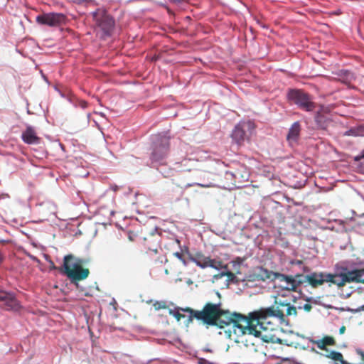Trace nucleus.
Wrapping results in <instances>:
<instances>
[{"mask_svg": "<svg viewBox=\"0 0 364 364\" xmlns=\"http://www.w3.org/2000/svg\"><path fill=\"white\" fill-rule=\"evenodd\" d=\"M168 152V139L163 138L160 142L155 143L151 159L153 163H161Z\"/></svg>", "mask_w": 364, "mask_h": 364, "instance_id": "0eeeda50", "label": "nucleus"}, {"mask_svg": "<svg viewBox=\"0 0 364 364\" xmlns=\"http://www.w3.org/2000/svg\"><path fill=\"white\" fill-rule=\"evenodd\" d=\"M250 121L240 122L234 128L232 132V139L237 144H240L245 140V130L252 128Z\"/></svg>", "mask_w": 364, "mask_h": 364, "instance_id": "1a4fd4ad", "label": "nucleus"}, {"mask_svg": "<svg viewBox=\"0 0 364 364\" xmlns=\"http://www.w3.org/2000/svg\"><path fill=\"white\" fill-rule=\"evenodd\" d=\"M220 306V302L208 303L202 311H194L193 317L206 324L218 326L228 338L235 342H240L242 337H247L246 342L251 338H254L256 343L268 342L272 337L273 326L270 322H266L267 316H282L277 309L265 308L250 312L246 317L240 314L224 311Z\"/></svg>", "mask_w": 364, "mask_h": 364, "instance_id": "f257e3e1", "label": "nucleus"}, {"mask_svg": "<svg viewBox=\"0 0 364 364\" xmlns=\"http://www.w3.org/2000/svg\"><path fill=\"white\" fill-rule=\"evenodd\" d=\"M232 176L236 178H240L241 181H247L248 179L247 172H245L244 175H240L238 171H236Z\"/></svg>", "mask_w": 364, "mask_h": 364, "instance_id": "412c9836", "label": "nucleus"}, {"mask_svg": "<svg viewBox=\"0 0 364 364\" xmlns=\"http://www.w3.org/2000/svg\"><path fill=\"white\" fill-rule=\"evenodd\" d=\"M274 279L279 287L291 291H295L300 283L299 281L296 280L291 276H287L279 273L274 274Z\"/></svg>", "mask_w": 364, "mask_h": 364, "instance_id": "6e6552de", "label": "nucleus"}, {"mask_svg": "<svg viewBox=\"0 0 364 364\" xmlns=\"http://www.w3.org/2000/svg\"><path fill=\"white\" fill-rule=\"evenodd\" d=\"M190 162H191V160L190 159H185L183 161V164H184V166H186Z\"/></svg>", "mask_w": 364, "mask_h": 364, "instance_id": "7c9ffc66", "label": "nucleus"}, {"mask_svg": "<svg viewBox=\"0 0 364 364\" xmlns=\"http://www.w3.org/2000/svg\"><path fill=\"white\" fill-rule=\"evenodd\" d=\"M359 309H360V310H364V305H363L362 306H360V307L359 308Z\"/></svg>", "mask_w": 364, "mask_h": 364, "instance_id": "f704fd0d", "label": "nucleus"}, {"mask_svg": "<svg viewBox=\"0 0 364 364\" xmlns=\"http://www.w3.org/2000/svg\"><path fill=\"white\" fill-rule=\"evenodd\" d=\"M174 255H175L176 257H177L180 260H181L184 264H186L185 261L182 259V257H181V253H179V252H176V253H174Z\"/></svg>", "mask_w": 364, "mask_h": 364, "instance_id": "bb28decb", "label": "nucleus"}, {"mask_svg": "<svg viewBox=\"0 0 364 364\" xmlns=\"http://www.w3.org/2000/svg\"><path fill=\"white\" fill-rule=\"evenodd\" d=\"M21 139L28 144H37L40 142V138L37 136L34 128L30 125H27L26 130L22 132Z\"/></svg>", "mask_w": 364, "mask_h": 364, "instance_id": "ddd939ff", "label": "nucleus"}, {"mask_svg": "<svg viewBox=\"0 0 364 364\" xmlns=\"http://www.w3.org/2000/svg\"><path fill=\"white\" fill-rule=\"evenodd\" d=\"M316 121H318V115L316 117Z\"/></svg>", "mask_w": 364, "mask_h": 364, "instance_id": "c9c22d12", "label": "nucleus"}, {"mask_svg": "<svg viewBox=\"0 0 364 364\" xmlns=\"http://www.w3.org/2000/svg\"><path fill=\"white\" fill-rule=\"evenodd\" d=\"M63 267L65 274L73 282H75L77 287L79 286L77 282L86 279L89 274V270L82 267L81 260L74 259L72 255L64 257Z\"/></svg>", "mask_w": 364, "mask_h": 364, "instance_id": "7ed1b4c3", "label": "nucleus"}, {"mask_svg": "<svg viewBox=\"0 0 364 364\" xmlns=\"http://www.w3.org/2000/svg\"><path fill=\"white\" fill-rule=\"evenodd\" d=\"M243 261H244L243 259L237 257L235 259L232 260L231 262V264H232V266H235V265L240 266V264L243 262Z\"/></svg>", "mask_w": 364, "mask_h": 364, "instance_id": "5701e85b", "label": "nucleus"}, {"mask_svg": "<svg viewBox=\"0 0 364 364\" xmlns=\"http://www.w3.org/2000/svg\"><path fill=\"white\" fill-rule=\"evenodd\" d=\"M300 130V124L298 122H294L290 127L287 139L291 146L294 145L297 142Z\"/></svg>", "mask_w": 364, "mask_h": 364, "instance_id": "4468645a", "label": "nucleus"}, {"mask_svg": "<svg viewBox=\"0 0 364 364\" xmlns=\"http://www.w3.org/2000/svg\"><path fill=\"white\" fill-rule=\"evenodd\" d=\"M85 1L86 0H73V2L77 3V4H81Z\"/></svg>", "mask_w": 364, "mask_h": 364, "instance_id": "2f4dec72", "label": "nucleus"}, {"mask_svg": "<svg viewBox=\"0 0 364 364\" xmlns=\"http://www.w3.org/2000/svg\"><path fill=\"white\" fill-rule=\"evenodd\" d=\"M344 75L345 78L343 80L345 81V82H350L353 80L355 79L354 75L348 71H346L344 73Z\"/></svg>", "mask_w": 364, "mask_h": 364, "instance_id": "aec40b11", "label": "nucleus"}, {"mask_svg": "<svg viewBox=\"0 0 364 364\" xmlns=\"http://www.w3.org/2000/svg\"><path fill=\"white\" fill-rule=\"evenodd\" d=\"M225 275L232 276V273L228 272V271H225H225H223V272H222V273L220 274V276H219V277H223V276H225Z\"/></svg>", "mask_w": 364, "mask_h": 364, "instance_id": "cd10ccee", "label": "nucleus"}, {"mask_svg": "<svg viewBox=\"0 0 364 364\" xmlns=\"http://www.w3.org/2000/svg\"><path fill=\"white\" fill-rule=\"evenodd\" d=\"M307 281L314 287L330 282L338 287L347 283H364V268L337 267L335 274L313 273L306 276Z\"/></svg>", "mask_w": 364, "mask_h": 364, "instance_id": "f03ea898", "label": "nucleus"}, {"mask_svg": "<svg viewBox=\"0 0 364 364\" xmlns=\"http://www.w3.org/2000/svg\"><path fill=\"white\" fill-rule=\"evenodd\" d=\"M195 185L200 186V187H204V188H209V187H212L214 186L212 183H187L185 186V188L191 187Z\"/></svg>", "mask_w": 364, "mask_h": 364, "instance_id": "a211bd4d", "label": "nucleus"}, {"mask_svg": "<svg viewBox=\"0 0 364 364\" xmlns=\"http://www.w3.org/2000/svg\"><path fill=\"white\" fill-rule=\"evenodd\" d=\"M360 159H364V149L361 151L360 154L355 156V159L357 161V160H359Z\"/></svg>", "mask_w": 364, "mask_h": 364, "instance_id": "a878e982", "label": "nucleus"}, {"mask_svg": "<svg viewBox=\"0 0 364 364\" xmlns=\"http://www.w3.org/2000/svg\"><path fill=\"white\" fill-rule=\"evenodd\" d=\"M199 364H215L214 363L210 362L204 358H200L198 361Z\"/></svg>", "mask_w": 364, "mask_h": 364, "instance_id": "393cba45", "label": "nucleus"}, {"mask_svg": "<svg viewBox=\"0 0 364 364\" xmlns=\"http://www.w3.org/2000/svg\"><path fill=\"white\" fill-rule=\"evenodd\" d=\"M344 331H345V327H344V326H343V327H341V328H340V333H344Z\"/></svg>", "mask_w": 364, "mask_h": 364, "instance_id": "473e14b6", "label": "nucleus"}, {"mask_svg": "<svg viewBox=\"0 0 364 364\" xmlns=\"http://www.w3.org/2000/svg\"><path fill=\"white\" fill-rule=\"evenodd\" d=\"M0 306L7 310H18L20 308L19 303L14 295L6 291H0Z\"/></svg>", "mask_w": 364, "mask_h": 364, "instance_id": "9b49d317", "label": "nucleus"}, {"mask_svg": "<svg viewBox=\"0 0 364 364\" xmlns=\"http://www.w3.org/2000/svg\"><path fill=\"white\" fill-rule=\"evenodd\" d=\"M288 99L293 103L297 105L301 109L305 111H311L314 109V104L309 96L301 90H292L288 92Z\"/></svg>", "mask_w": 364, "mask_h": 364, "instance_id": "39448f33", "label": "nucleus"}, {"mask_svg": "<svg viewBox=\"0 0 364 364\" xmlns=\"http://www.w3.org/2000/svg\"><path fill=\"white\" fill-rule=\"evenodd\" d=\"M343 134L345 136H351L355 137L364 136V125H359L352 127L350 129L346 131Z\"/></svg>", "mask_w": 364, "mask_h": 364, "instance_id": "dca6fc26", "label": "nucleus"}, {"mask_svg": "<svg viewBox=\"0 0 364 364\" xmlns=\"http://www.w3.org/2000/svg\"><path fill=\"white\" fill-rule=\"evenodd\" d=\"M323 341H324L326 346L333 344V339L331 337L326 336L324 338H323Z\"/></svg>", "mask_w": 364, "mask_h": 364, "instance_id": "b1692460", "label": "nucleus"}, {"mask_svg": "<svg viewBox=\"0 0 364 364\" xmlns=\"http://www.w3.org/2000/svg\"><path fill=\"white\" fill-rule=\"evenodd\" d=\"M95 114H97L100 115L101 117H105V114L102 112H95Z\"/></svg>", "mask_w": 364, "mask_h": 364, "instance_id": "72a5a7b5", "label": "nucleus"}, {"mask_svg": "<svg viewBox=\"0 0 364 364\" xmlns=\"http://www.w3.org/2000/svg\"><path fill=\"white\" fill-rule=\"evenodd\" d=\"M303 308H304L306 311H310V309H311V305H310V304H304V305Z\"/></svg>", "mask_w": 364, "mask_h": 364, "instance_id": "c85d7f7f", "label": "nucleus"}, {"mask_svg": "<svg viewBox=\"0 0 364 364\" xmlns=\"http://www.w3.org/2000/svg\"><path fill=\"white\" fill-rule=\"evenodd\" d=\"M155 310L159 311L161 309H166V302L165 301H155L153 304Z\"/></svg>", "mask_w": 364, "mask_h": 364, "instance_id": "6ab92c4d", "label": "nucleus"}, {"mask_svg": "<svg viewBox=\"0 0 364 364\" xmlns=\"http://www.w3.org/2000/svg\"><path fill=\"white\" fill-rule=\"evenodd\" d=\"M191 260L202 269L212 267L219 270L223 268V264L220 262L212 259L210 257L204 255H198L194 258H191Z\"/></svg>", "mask_w": 364, "mask_h": 364, "instance_id": "9d476101", "label": "nucleus"}, {"mask_svg": "<svg viewBox=\"0 0 364 364\" xmlns=\"http://www.w3.org/2000/svg\"><path fill=\"white\" fill-rule=\"evenodd\" d=\"M2 260V256L0 254V262Z\"/></svg>", "mask_w": 364, "mask_h": 364, "instance_id": "e433bc0d", "label": "nucleus"}, {"mask_svg": "<svg viewBox=\"0 0 364 364\" xmlns=\"http://www.w3.org/2000/svg\"><path fill=\"white\" fill-rule=\"evenodd\" d=\"M65 16L60 13H48L36 16V21L41 25L56 26L65 22Z\"/></svg>", "mask_w": 364, "mask_h": 364, "instance_id": "423d86ee", "label": "nucleus"}, {"mask_svg": "<svg viewBox=\"0 0 364 364\" xmlns=\"http://www.w3.org/2000/svg\"><path fill=\"white\" fill-rule=\"evenodd\" d=\"M216 294L218 297H220V294L218 292H217Z\"/></svg>", "mask_w": 364, "mask_h": 364, "instance_id": "4c0bfd02", "label": "nucleus"}, {"mask_svg": "<svg viewBox=\"0 0 364 364\" xmlns=\"http://www.w3.org/2000/svg\"><path fill=\"white\" fill-rule=\"evenodd\" d=\"M280 306L282 309H279V307H274V306H270L269 308H274V309H277L279 310L281 313H282V316H274V315H268V316H267V318H266V322H270L272 326H273V329L271 331V339L267 342L269 343V341H272V339H273V334H272V332L274 330V325L273 324V323L270 321H268V318L269 317H271V316H273V317H277V318H282L284 316V311H285V314L287 316H296V309L294 306L293 305H291L290 304H283V303H281L280 304Z\"/></svg>", "mask_w": 364, "mask_h": 364, "instance_id": "f8f14e48", "label": "nucleus"}, {"mask_svg": "<svg viewBox=\"0 0 364 364\" xmlns=\"http://www.w3.org/2000/svg\"><path fill=\"white\" fill-rule=\"evenodd\" d=\"M181 311L184 312H189V321L192 320V318L193 317L194 311L188 308L187 309H182L176 307L173 309H169L168 313L172 315L173 317L176 318V319L179 321L182 318L184 317V315L181 313Z\"/></svg>", "mask_w": 364, "mask_h": 364, "instance_id": "2eb2a0df", "label": "nucleus"}, {"mask_svg": "<svg viewBox=\"0 0 364 364\" xmlns=\"http://www.w3.org/2000/svg\"><path fill=\"white\" fill-rule=\"evenodd\" d=\"M92 16L97 23V33H100L102 38L109 36L114 24L112 18L103 9H97L92 13Z\"/></svg>", "mask_w": 364, "mask_h": 364, "instance_id": "20e7f679", "label": "nucleus"}, {"mask_svg": "<svg viewBox=\"0 0 364 364\" xmlns=\"http://www.w3.org/2000/svg\"><path fill=\"white\" fill-rule=\"evenodd\" d=\"M233 267V270L235 272H236L237 274L240 273V265H235V266H232Z\"/></svg>", "mask_w": 364, "mask_h": 364, "instance_id": "c756f323", "label": "nucleus"}, {"mask_svg": "<svg viewBox=\"0 0 364 364\" xmlns=\"http://www.w3.org/2000/svg\"><path fill=\"white\" fill-rule=\"evenodd\" d=\"M330 358L335 361H340L342 364H347L343 360V355L341 353L333 351L330 354Z\"/></svg>", "mask_w": 364, "mask_h": 364, "instance_id": "f3484780", "label": "nucleus"}, {"mask_svg": "<svg viewBox=\"0 0 364 364\" xmlns=\"http://www.w3.org/2000/svg\"><path fill=\"white\" fill-rule=\"evenodd\" d=\"M313 343H316L317 347L321 350H326V344L323 339L317 340V341H312Z\"/></svg>", "mask_w": 364, "mask_h": 364, "instance_id": "4be33fe9", "label": "nucleus"}]
</instances>
